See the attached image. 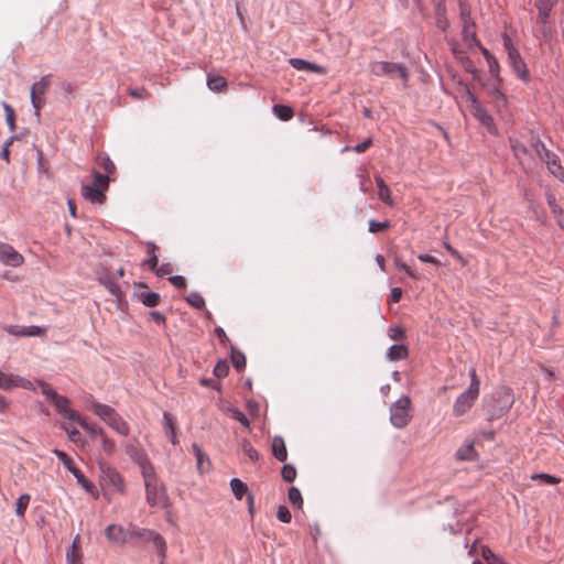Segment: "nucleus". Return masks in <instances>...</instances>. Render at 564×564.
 Returning <instances> with one entry per match:
<instances>
[{
	"label": "nucleus",
	"instance_id": "nucleus-1",
	"mask_svg": "<svg viewBox=\"0 0 564 564\" xmlns=\"http://www.w3.org/2000/svg\"><path fill=\"white\" fill-rule=\"evenodd\" d=\"M98 482L104 492V497L111 501V496L118 494L127 495V484L118 469L106 462H98Z\"/></svg>",
	"mask_w": 564,
	"mask_h": 564
},
{
	"label": "nucleus",
	"instance_id": "nucleus-2",
	"mask_svg": "<svg viewBox=\"0 0 564 564\" xmlns=\"http://www.w3.org/2000/svg\"><path fill=\"white\" fill-rule=\"evenodd\" d=\"M147 502L151 507L167 508L169 497L165 487L159 482L154 467H145L142 474Z\"/></svg>",
	"mask_w": 564,
	"mask_h": 564
},
{
	"label": "nucleus",
	"instance_id": "nucleus-3",
	"mask_svg": "<svg viewBox=\"0 0 564 564\" xmlns=\"http://www.w3.org/2000/svg\"><path fill=\"white\" fill-rule=\"evenodd\" d=\"M90 410L118 434L122 436L129 435L130 427L128 423L113 408L99 402H93Z\"/></svg>",
	"mask_w": 564,
	"mask_h": 564
},
{
	"label": "nucleus",
	"instance_id": "nucleus-4",
	"mask_svg": "<svg viewBox=\"0 0 564 564\" xmlns=\"http://www.w3.org/2000/svg\"><path fill=\"white\" fill-rule=\"evenodd\" d=\"M369 73L375 77L400 78L403 85H406L410 78V73L405 65L388 61L370 62Z\"/></svg>",
	"mask_w": 564,
	"mask_h": 564
},
{
	"label": "nucleus",
	"instance_id": "nucleus-5",
	"mask_svg": "<svg viewBox=\"0 0 564 564\" xmlns=\"http://www.w3.org/2000/svg\"><path fill=\"white\" fill-rule=\"evenodd\" d=\"M41 388V392L53 402L57 413L63 417L76 422L79 421L80 414L70 408V400L64 395L58 394L48 383L44 381H36Z\"/></svg>",
	"mask_w": 564,
	"mask_h": 564
},
{
	"label": "nucleus",
	"instance_id": "nucleus-6",
	"mask_svg": "<svg viewBox=\"0 0 564 564\" xmlns=\"http://www.w3.org/2000/svg\"><path fill=\"white\" fill-rule=\"evenodd\" d=\"M479 387L480 381L476 375V371L473 369L470 371V384L466 391L460 393L458 398L455 400L453 405V414L454 416H462L466 414L471 406L474 405L475 401L477 400L479 395Z\"/></svg>",
	"mask_w": 564,
	"mask_h": 564
},
{
	"label": "nucleus",
	"instance_id": "nucleus-7",
	"mask_svg": "<svg viewBox=\"0 0 564 564\" xmlns=\"http://www.w3.org/2000/svg\"><path fill=\"white\" fill-rule=\"evenodd\" d=\"M93 184L82 186V195L85 199L94 204H102L106 199V192L109 187V177L94 171Z\"/></svg>",
	"mask_w": 564,
	"mask_h": 564
},
{
	"label": "nucleus",
	"instance_id": "nucleus-8",
	"mask_svg": "<svg viewBox=\"0 0 564 564\" xmlns=\"http://www.w3.org/2000/svg\"><path fill=\"white\" fill-rule=\"evenodd\" d=\"M53 453L62 462L64 467L74 475L77 484L82 486L86 492L90 494L95 499H97L99 497V490L90 480L85 477L80 469L75 466L74 460L63 451L54 449Z\"/></svg>",
	"mask_w": 564,
	"mask_h": 564
},
{
	"label": "nucleus",
	"instance_id": "nucleus-9",
	"mask_svg": "<svg viewBox=\"0 0 564 564\" xmlns=\"http://www.w3.org/2000/svg\"><path fill=\"white\" fill-rule=\"evenodd\" d=\"M411 417V399L403 395L391 405L390 422L394 427L403 429L409 424Z\"/></svg>",
	"mask_w": 564,
	"mask_h": 564
},
{
	"label": "nucleus",
	"instance_id": "nucleus-10",
	"mask_svg": "<svg viewBox=\"0 0 564 564\" xmlns=\"http://www.w3.org/2000/svg\"><path fill=\"white\" fill-rule=\"evenodd\" d=\"M464 98L468 102V109L470 113L490 132L496 133L497 128L494 122V118L488 113L485 107L478 101L476 96L467 90Z\"/></svg>",
	"mask_w": 564,
	"mask_h": 564
},
{
	"label": "nucleus",
	"instance_id": "nucleus-11",
	"mask_svg": "<svg viewBox=\"0 0 564 564\" xmlns=\"http://www.w3.org/2000/svg\"><path fill=\"white\" fill-rule=\"evenodd\" d=\"M131 538H139L147 542H152L161 557V562L163 563L166 557L167 546L165 539L160 533L144 528H132L130 539Z\"/></svg>",
	"mask_w": 564,
	"mask_h": 564
},
{
	"label": "nucleus",
	"instance_id": "nucleus-12",
	"mask_svg": "<svg viewBox=\"0 0 564 564\" xmlns=\"http://www.w3.org/2000/svg\"><path fill=\"white\" fill-rule=\"evenodd\" d=\"M505 47L508 53L509 64L512 67V69L514 70V73L517 74V76L521 80L528 82L529 80V70H528L523 59L521 58L518 50L512 45V43L509 39H505Z\"/></svg>",
	"mask_w": 564,
	"mask_h": 564
},
{
	"label": "nucleus",
	"instance_id": "nucleus-13",
	"mask_svg": "<svg viewBox=\"0 0 564 564\" xmlns=\"http://www.w3.org/2000/svg\"><path fill=\"white\" fill-rule=\"evenodd\" d=\"M50 75L43 76L39 82L34 83L31 88V102L35 109V116L40 117V111L45 105V94L51 85Z\"/></svg>",
	"mask_w": 564,
	"mask_h": 564
},
{
	"label": "nucleus",
	"instance_id": "nucleus-14",
	"mask_svg": "<svg viewBox=\"0 0 564 564\" xmlns=\"http://www.w3.org/2000/svg\"><path fill=\"white\" fill-rule=\"evenodd\" d=\"M13 388H22L26 390H35V386L30 380L22 378L20 376H13L11 373H6L0 370V389L2 390H11Z\"/></svg>",
	"mask_w": 564,
	"mask_h": 564
},
{
	"label": "nucleus",
	"instance_id": "nucleus-15",
	"mask_svg": "<svg viewBox=\"0 0 564 564\" xmlns=\"http://www.w3.org/2000/svg\"><path fill=\"white\" fill-rule=\"evenodd\" d=\"M126 454L140 466L141 474H144L145 467H153L145 452L138 443H128L124 446Z\"/></svg>",
	"mask_w": 564,
	"mask_h": 564
},
{
	"label": "nucleus",
	"instance_id": "nucleus-16",
	"mask_svg": "<svg viewBox=\"0 0 564 564\" xmlns=\"http://www.w3.org/2000/svg\"><path fill=\"white\" fill-rule=\"evenodd\" d=\"M0 262L10 267H20L24 262V258L12 246L0 242Z\"/></svg>",
	"mask_w": 564,
	"mask_h": 564
},
{
	"label": "nucleus",
	"instance_id": "nucleus-17",
	"mask_svg": "<svg viewBox=\"0 0 564 564\" xmlns=\"http://www.w3.org/2000/svg\"><path fill=\"white\" fill-rule=\"evenodd\" d=\"M543 153L541 159L545 162L549 171L561 181H564V167L561 165L557 155L549 151L543 144H541Z\"/></svg>",
	"mask_w": 564,
	"mask_h": 564
},
{
	"label": "nucleus",
	"instance_id": "nucleus-18",
	"mask_svg": "<svg viewBox=\"0 0 564 564\" xmlns=\"http://www.w3.org/2000/svg\"><path fill=\"white\" fill-rule=\"evenodd\" d=\"M131 530H126L121 525L110 524L106 529L107 539L120 545H123L130 539Z\"/></svg>",
	"mask_w": 564,
	"mask_h": 564
},
{
	"label": "nucleus",
	"instance_id": "nucleus-19",
	"mask_svg": "<svg viewBox=\"0 0 564 564\" xmlns=\"http://www.w3.org/2000/svg\"><path fill=\"white\" fill-rule=\"evenodd\" d=\"M455 457L460 462H476L479 454L475 449V441L466 440L465 443L456 451Z\"/></svg>",
	"mask_w": 564,
	"mask_h": 564
},
{
	"label": "nucleus",
	"instance_id": "nucleus-20",
	"mask_svg": "<svg viewBox=\"0 0 564 564\" xmlns=\"http://www.w3.org/2000/svg\"><path fill=\"white\" fill-rule=\"evenodd\" d=\"M289 62H290L291 66L297 70H306V72L317 73L321 75H325L327 73L326 67L307 62L302 58H291Z\"/></svg>",
	"mask_w": 564,
	"mask_h": 564
},
{
	"label": "nucleus",
	"instance_id": "nucleus-21",
	"mask_svg": "<svg viewBox=\"0 0 564 564\" xmlns=\"http://www.w3.org/2000/svg\"><path fill=\"white\" fill-rule=\"evenodd\" d=\"M556 0H535V8L538 9V23L545 25L552 8Z\"/></svg>",
	"mask_w": 564,
	"mask_h": 564
},
{
	"label": "nucleus",
	"instance_id": "nucleus-22",
	"mask_svg": "<svg viewBox=\"0 0 564 564\" xmlns=\"http://www.w3.org/2000/svg\"><path fill=\"white\" fill-rule=\"evenodd\" d=\"M142 288L144 289L143 291H140L138 292L135 295L138 297V300L144 304L145 306L148 307H155L160 304L161 302V296L160 294L155 293V292H151V291H148L147 286L145 285H142Z\"/></svg>",
	"mask_w": 564,
	"mask_h": 564
},
{
	"label": "nucleus",
	"instance_id": "nucleus-23",
	"mask_svg": "<svg viewBox=\"0 0 564 564\" xmlns=\"http://www.w3.org/2000/svg\"><path fill=\"white\" fill-rule=\"evenodd\" d=\"M82 557L79 536L77 535L72 545L67 549L66 562L67 564H82Z\"/></svg>",
	"mask_w": 564,
	"mask_h": 564
},
{
	"label": "nucleus",
	"instance_id": "nucleus-24",
	"mask_svg": "<svg viewBox=\"0 0 564 564\" xmlns=\"http://www.w3.org/2000/svg\"><path fill=\"white\" fill-rule=\"evenodd\" d=\"M193 453L197 459V468L200 473H206L210 469V459L204 453L199 445L193 444L192 446Z\"/></svg>",
	"mask_w": 564,
	"mask_h": 564
},
{
	"label": "nucleus",
	"instance_id": "nucleus-25",
	"mask_svg": "<svg viewBox=\"0 0 564 564\" xmlns=\"http://www.w3.org/2000/svg\"><path fill=\"white\" fill-rule=\"evenodd\" d=\"M163 429L172 444H176V420L167 412L163 413Z\"/></svg>",
	"mask_w": 564,
	"mask_h": 564
},
{
	"label": "nucleus",
	"instance_id": "nucleus-26",
	"mask_svg": "<svg viewBox=\"0 0 564 564\" xmlns=\"http://www.w3.org/2000/svg\"><path fill=\"white\" fill-rule=\"evenodd\" d=\"M207 86L212 91L220 93L227 89L228 83L224 76L208 74Z\"/></svg>",
	"mask_w": 564,
	"mask_h": 564
},
{
	"label": "nucleus",
	"instance_id": "nucleus-27",
	"mask_svg": "<svg viewBox=\"0 0 564 564\" xmlns=\"http://www.w3.org/2000/svg\"><path fill=\"white\" fill-rule=\"evenodd\" d=\"M375 180H376V184L378 186L379 198L387 205L393 206L394 202L392 199V195H391V191H390L389 186L384 183V181L380 176H376Z\"/></svg>",
	"mask_w": 564,
	"mask_h": 564
},
{
	"label": "nucleus",
	"instance_id": "nucleus-28",
	"mask_svg": "<svg viewBox=\"0 0 564 564\" xmlns=\"http://www.w3.org/2000/svg\"><path fill=\"white\" fill-rule=\"evenodd\" d=\"M272 453L273 456L280 460L285 462L288 458V451L284 440L281 436H274L272 440Z\"/></svg>",
	"mask_w": 564,
	"mask_h": 564
},
{
	"label": "nucleus",
	"instance_id": "nucleus-29",
	"mask_svg": "<svg viewBox=\"0 0 564 564\" xmlns=\"http://www.w3.org/2000/svg\"><path fill=\"white\" fill-rule=\"evenodd\" d=\"M409 349L405 345H392L387 351L390 361H398L408 358Z\"/></svg>",
	"mask_w": 564,
	"mask_h": 564
},
{
	"label": "nucleus",
	"instance_id": "nucleus-30",
	"mask_svg": "<svg viewBox=\"0 0 564 564\" xmlns=\"http://www.w3.org/2000/svg\"><path fill=\"white\" fill-rule=\"evenodd\" d=\"M86 432L90 434L91 437H102L105 435V431L96 425L88 423L82 415L79 416V421H76Z\"/></svg>",
	"mask_w": 564,
	"mask_h": 564
},
{
	"label": "nucleus",
	"instance_id": "nucleus-31",
	"mask_svg": "<svg viewBox=\"0 0 564 564\" xmlns=\"http://www.w3.org/2000/svg\"><path fill=\"white\" fill-rule=\"evenodd\" d=\"M273 112L279 119L283 121L290 120L294 115L293 109L285 105H275L273 107Z\"/></svg>",
	"mask_w": 564,
	"mask_h": 564
},
{
	"label": "nucleus",
	"instance_id": "nucleus-32",
	"mask_svg": "<svg viewBox=\"0 0 564 564\" xmlns=\"http://www.w3.org/2000/svg\"><path fill=\"white\" fill-rule=\"evenodd\" d=\"M98 164L106 172V174H104V176H108L109 181H110L111 176L116 172V166H115L113 162L108 156H99L98 158Z\"/></svg>",
	"mask_w": 564,
	"mask_h": 564
},
{
	"label": "nucleus",
	"instance_id": "nucleus-33",
	"mask_svg": "<svg viewBox=\"0 0 564 564\" xmlns=\"http://www.w3.org/2000/svg\"><path fill=\"white\" fill-rule=\"evenodd\" d=\"M460 18L464 22V33H473L474 23L470 21V11L465 4H460Z\"/></svg>",
	"mask_w": 564,
	"mask_h": 564
},
{
	"label": "nucleus",
	"instance_id": "nucleus-34",
	"mask_svg": "<svg viewBox=\"0 0 564 564\" xmlns=\"http://www.w3.org/2000/svg\"><path fill=\"white\" fill-rule=\"evenodd\" d=\"M31 497L29 494H23L18 498L15 513L18 517L23 518L29 507Z\"/></svg>",
	"mask_w": 564,
	"mask_h": 564
},
{
	"label": "nucleus",
	"instance_id": "nucleus-35",
	"mask_svg": "<svg viewBox=\"0 0 564 564\" xmlns=\"http://www.w3.org/2000/svg\"><path fill=\"white\" fill-rule=\"evenodd\" d=\"M2 106H3V110H4L7 124L9 126L10 130L13 132L17 129L14 109L7 102H3Z\"/></svg>",
	"mask_w": 564,
	"mask_h": 564
},
{
	"label": "nucleus",
	"instance_id": "nucleus-36",
	"mask_svg": "<svg viewBox=\"0 0 564 564\" xmlns=\"http://www.w3.org/2000/svg\"><path fill=\"white\" fill-rule=\"evenodd\" d=\"M230 486H231V490H232L234 495L238 499H241L248 489L247 486L238 478H234L230 481Z\"/></svg>",
	"mask_w": 564,
	"mask_h": 564
},
{
	"label": "nucleus",
	"instance_id": "nucleus-37",
	"mask_svg": "<svg viewBox=\"0 0 564 564\" xmlns=\"http://www.w3.org/2000/svg\"><path fill=\"white\" fill-rule=\"evenodd\" d=\"M389 337L394 341H400L405 338V329L400 325H394L388 329Z\"/></svg>",
	"mask_w": 564,
	"mask_h": 564
},
{
	"label": "nucleus",
	"instance_id": "nucleus-38",
	"mask_svg": "<svg viewBox=\"0 0 564 564\" xmlns=\"http://www.w3.org/2000/svg\"><path fill=\"white\" fill-rule=\"evenodd\" d=\"M186 302L198 310L205 306L204 297L197 292H192L191 294H188V296L186 297Z\"/></svg>",
	"mask_w": 564,
	"mask_h": 564
},
{
	"label": "nucleus",
	"instance_id": "nucleus-39",
	"mask_svg": "<svg viewBox=\"0 0 564 564\" xmlns=\"http://www.w3.org/2000/svg\"><path fill=\"white\" fill-rule=\"evenodd\" d=\"M101 442V451L111 456L116 452V444L112 440H110L106 434L100 438Z\"/></svg>",
	"mask_w": 564,
	"mask_h": 564
},
{
	"label": "nucleus",
	"instance_id": "nucleus-40",
	"mask_svg": "<svg viewBox=\"0 0 564 564\" xmlns=\"http://www.w3.org/2000/svg\"><path fill=\"white\" fill-rule=\"evenodd\" d=\"M231 361L235 368L239 371L243 370L246 367V357L242 352L232 350Z\"/></svg>",
	"mask_w": 564,
	"mask_h": 564
},
{
	"label": "nucleus",
	"instance_id": "nucleus-41",
	"mask_svg": "<svg viewBox=\"0 0 564 564\" xmlns=\"http://www.w3.org/2000/svg\"><path fill=\"white\" fill-rule=\"evenodd\" d=\"M289 500L293 506H296L299 508L302 507L303 498L301 491L296 487H291L289 489Z\"/></svg>",
	"mask_w": 564,
	"mask_h": 564
},
{
	"label": "nucleus",
	"instance_id": "nucleus-42",
	"mask_svg": "<svg viewBox=\"0 0 564 564\" xmlns=\"http://www.w3.org/2000/svg\"><path fill=\"white\" fill-rule=\"evenodd\" d=\"M283 480L292 482L296 478V469L292 465H284L281 470Z\"/></svg>",
	"mask_w": 564,
	"mask_h": 564
},
{
	"label": "nucleus",
	"instance_id": "nucleus-43",
	"mask_svg": "<svg viewBox=\"0 0 564 564\" xmlns=\"http://www.w3.org/2000/svg\"><path fill=\"white\" fill-rule=\"evenodd\" d=\"M532 480H542L543 482L547 485H556L560 482V478L549 475V474H534L531 476Z\"/></svg>",
	"mask_w": 564,
	"mask_h": 564
},
{
	"label": "nucleus",
	"instance_id": "nucleus-44",
	"mask_svg": "<svg viewBox=\"0 0 564 564\" xmlns=\"http://www.w3.org/2000/svg\"><path fill=\"white\" fill-rule=\"evenodd\" d=\"M46 334V328L41 326H28L25 327L26 337H43Z\"/></svg>",
	"mask_w": 564,
	"mask_h": 564
},
{
	"label": "nucleus",
	"instance_id": "nucleus-45",
	"mask_svg": "<svg viewBox=\"0 0 564 564\" xmlns=\"http://www.w3.org/2000/svg\"><path fill=\"white\" fill-rule=\"evenodd\" d=\"M481 555L489 564H503L502 561L489 547H484Z\"/></svg>",
	"mask_w": 564,
	"mask_h": 564
},
{
	"label": "nucleus",
	"instance_id": "nucleus-46",
	"mask_svg": "<svg viewBox=\"0 0 564 564\" xmlns=\"http://www.w3.org/2000/svg\"><path fill=\"white\" fill-rule=\"evenodd\" d=\"M394 265L397 269L404 271L410 278L412 279H420L419 274L414 272L409 265H406L404 262H402L400 259L394 260Z\"/></svg>",
	"mask_w": 564,
	"mask_h": 564
},
{
	"label": "nucleus",
	"instance_id": "nucleus-47",
	"mask_svg": "<svg viewBox=\"0 0 564 564\" xmlns=\"http://www.w3.org/2000/svg\"><path fill=\"white\" fill-rule=\"evenodd\" d=\"M394 265L397 269L404 271L410 278L412 279H420L419 274L414 272L409 265H406L404 262H402L400 259L394 260Z\"/></svg>",
	"mask_w": 564,
	"mask_h": 564
},
{
	"label": "nucleus",
	"instance_id": "nucleus-48",
	"mask_svg": "<svg viewBox=\"0 0 564 564\" xmlns=\"http://www.w3.org/2000/svg\"><path fill=\"white\" fill-rule=\"evenodd\" d=\"M390 227V223L389 221H383V223H380V221H377V220H370L369 221V231L371 234H377V232H380L382 230H386Z\"/></svg>",
	"mask_w": 564,
	"mask_h": 564
},
{
	"label": "nucleus",
	"instance_id": "nucleus-49",
	"mask_svg": "<svg viewBox=\"0 0 564 564\" xmlns=\"http://www.w3.org/2000/svg\"><path fill=\"white\" fill-rule=\"evenodd\" d=\"M3 329H4V332H7L10 335L18 336V337H26L24 326L7 325L3 327Z\"/></svg>",
	"mask_w": 564,
	"mask_h": 564
},
{
	"label": "nucleus",
	"instance_id": "nucleus-50",
	"mask_svg": "<svg viewBox=\"0 0 564 564\" xmlns=\"http://www.w3.org/2000/svg\"><path fill=\"white\" fill-rule=\"evenodd\" d=\"M242 449H243V453H245V454H246V455H247V456H248L252 462L258 460V458H259V453L257 452V449H256V448H253V446H252L249 442L245 441V442L242 443Z\"/></svg>",
	"mask_w": 564,
	"mask_h": 564
},
{
	"label": "nucleus",
	"instance_id": "nucleus-51",
	"mask_svg": "<svg viewBox=\"0 0 564 564\" xmlns=\"http://www.w3.org/2000/svg\"><path fill=\"white\" fill-rule=\"evenodd\" d=\"M276 518L283 523H289L292 519V516L288 507L280 506L276 511Z\"/></svg>",
	"mask_w": 564,
	"mask_h": 564
},
{
	"label": "nucleus",
	"instance_id": "nucleus-52",
	"mask_svg": "<svg viewBox=\"0 0 564 564\" xmlns=\"http://www.w3.org/2000/svg\"><path fill=\"white\" fill-rule=\"evenodd\" d=\"M105 285H106V288H107V290L109 291L110 294L116 296L118 301L121 300L122 292L120 290V286L117 283L108 281V282L105 283Z\"/></svg>",
	"mask_w": 564,
	"mask_h": 564
},
{
	"label": "nucleus",
	"instance_id": "nucleus-53",
	"mask_svg": "<svg viewBox=\"0 0 564 564\" xmlns=\"http://www.w3.org/2000/svg\"><path fill=\"white\" fill-rule=\"evenodd\" d=\"M228 366L226 362H218L214 368V375L217 378H224L228 375Z\"/></svg>",
	"mask_w": 564,
	"mask_h": 564
},
{
	"label": "nucleus",
	"instance_id": "nucleus-54",
	"mask_svg": "<svg viewBox=\"0 0 564 564\" xmlns=\"http://www.w3.org/2000/svg\"><path fill=\"white\" fill-rule=\"evenodd\" d=\"M231 413H232V419L240 422L245 427H247V429L250 427L249 420L241 411L235 409L231 411Z\"/></svg>",
	"mask_w": 564,
	"mask_h": 564
},
{
	"label": "nucleus",
	"instance_id": "nucleus-55",
	"mask_svg": "<svg viewBox=\"0 0 564 564\" xmlns=\"http://www.w3.org/2000/svg\"><path fill=\"white\" fill-rule=\"evenodd\" d=\"M62 427H63V430L67 433L68 438H69V441H70V442H73V443H77V442H79V440H80V433H79V431H78V430H76V429H70V427H68V426H66V425H62Z\"/></svg>",
	"mask_w": 564,
	"mask_h": 564
},
{
	"label": "nucleus",
	"instance_id": "nucleus-56",
	"mask_svg": "<svg viewBox=\"0 0 564 564\" xmlns=\"http://www.w3.org/2000/svg\"><path fill=\"white\" fill-rule=\"evenodd\" d=\"M129 95L135 99H147L150 97V94L147 91L145 88L130 89Z\"/></svg>",
	"mask_w": 564,
	"mask_h": 564
},
{
	"label": "nucleus",
	"instance_id": "nucleus-57",
	"mask_svg": "<svg viewBox=\"0 0 564 564\" xmlns=\"http://www.w3.org/2000/svg\"><path fill=\"white\" fill-rule=\"evenodd\" d=\"M169 281L177 289H186L187 286L186 280L182 275L170 276Z\"/></svg>",
	"mask_w": 564,
	"mask_h": 564
},
{
	"label": "nucleus",
	"instance_id": "nucleus-58",
	"mask_svg": "<svg viewBox=\"0 0 564 564\" xmlns=\"http://www.w3.org/2000/svg\"><path fill=\"white\" fill-rule=\"evenodd\" d=\"M435 17L437 26L442 30H446V28L448 26V21L446 19V9L444 8L443 14H438V12L435 10Z\"/></svg>",
	"mask_w": 564,
	"mask_h": 564
},
{
	"label": "nucleus",
	"instance_id": "nucleus-59",
	"mask_svg": "<svg viewBox=\"0 0 564 564\" xmlns=\"http://www.w3.org/2000/svg\"><path fill=\"white\" fill-rule=\"evenodd\" d=\"M154 272L159 276L169 275L173 272V267L171 263H163L162 265L158 267Z\"/></svg>",
	"mask_w": 564,
	"mask_h": 564
},
{
	"label": "nucleus",
	"instance_id": "nucleus-60",
	"mask_svg": "<svg viewBox=\"0 0 564 564\" xmlns=\"http://www.w3.org/2000/svg\"><path fill=\"white\" fill-rule=\"evenodd\" d=\"M445 249L455 258L457 259L458 261L462 262L463 265L466 264V261L465 259L463 258V256L455 249L453 248L451 245L448 243H445Z\"/></svg>",
	"mask_w": 564,
	"mask_h": 564
},
{
	"label": "nucleus",
	"instance_id": "nucleus-61",
	"mask_svg": "<svg viewBox=\"0 0 564 564\" xmlns=\"http://www.w3.org/2000/svg\"><path fill=\"white\" fill-rule=\"evenodd\" d=\"M13 142V138H10L8 139L4 144H3V149H2V152H1V156L7 161V163L10 162V145L12 144Z\"/></svg>",
	"mask_w": 564,
	"mask_h": 564
},
{
	"label": "nucleus",
	"instance_id": "nucleus-62",
	"mask_svg": "<svg viewBox=\"0 0 564 564\" xmlns=\"http://www.w3.org/2000/svg\"><path fill=\"white\" fill-rule=\"evenodd\" d=\"M371 144H372V140L371 139H367L366 141L357 144L354 148V151L357 152V153H364V152H366L370 148Z\"/></svg>",
	"mask_w": 564,
	"mask_h": 564
},
{
	"label": "nucleus",
	"instance_id": "nucleus-63",
	"mask_svg": "<svg viewBox=\"0 0 564 564\" xmlns=\"http://www.w3.org/2000/svg\"><path fill=\"white\" fill-rule=\"evenodd\" d=\"M547 204L551 207L553 214L556 215L557 213L561 212V208L556 204V199H555V196L553 194H547Z\"/></svg>",
	"mask_w": 564,
	"mask_h": 564
},
{
	"label": "nucleus",
	"instance_id": "nucleus-64",
	"mask_svg": "<svg viewBox=\"0 0 564 564\" xmlns=\"http://www.w3.org/2000/svg\"><path fill=\"white\" fill-rule=\"evenodd\" d=\"M512 150H513L516 156H520L522 154L524 155L528 153V149L519 142H516L512 144Z\"/></svg>",
	"mask_w": 564,
	"mask_h": 564
}]
</instances>
